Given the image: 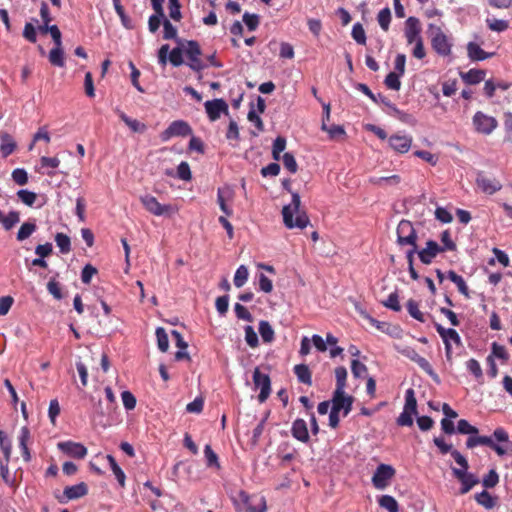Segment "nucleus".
Wrapping results in <instances>:
<instances>
[{
  "label": "nucleus",
  "instance_id": "obj_30",
  "mask_svg": "<svg viewBox=\"0 0 512 512\" xmlns=\"http://www.w3.org/2000/svg\"><path fill=\"white\" fill-rule=\"evenodd\" d=\"M239 497L241 501L247 505V511L248 512H266L267 511V505H266V499L265 497H261L259 504L257 506L248 505L250 496L247 492L241 490L239 492Z\"/></svg>",
  "mask_w": 512,
  "mask_h": 512
},
{
  "label": "nucleus",
  "instance_id": "obj_13",
  "mask_svg": "<svg viewBox=\"0 0 512 512\" xmlns=\"http://www.w3.org/2000/svg\"><path fill=\"white\" fill-rule=\"evenodd\" d=\"M413 138L407 134H393L388 138L389 146L397 153H407L412 145Z\"/></svg>",
  "mask_w": 512,
  "mask_h": 512
},
{
  "label": "nucleus",
  "instance_id": "obj_36",
  "mask_svg": "<svg viewBox=\"0 0 512 512\" xmlns=\"http://www.w3.org/2000/svg\"><path fill=\"white\" fill-rule=\"evenodd\" d=\"M204 458L208 468L220 469L219 458L209 444L204 447Z\"/></svg>",
  "mask_w": 512,
  "mask_h": 512
},
{
  "label": "nucleus",
  "instance_id": "obj_9",
  "mask_svg": "<svg viewBox=\"0 0 512 512\" xmlns=\"http://www.w3.org/2000/svg\"><path fill=\"white\" fill-rule=\"evenodd\" d=\"M253 383L255 388L260 389V393L258 395V400L260 403H263L267 400L271 392V381L268 374H264L257 367L253 372Z\"/></svg>",
  "mask_w": 512,
  "mask_h": 512
},
{
  "label": "nucleus",
  "instance_id": "obj_33",
  "mask_svg": "<svg viewBox=\"0 0 512 512\" xmlns=\"http://www.w3.org/2000/svg\"><path fill=\"white\" fill-rule=\"evenodd\" d=\"M49 62L51 65L56 67H64L65 65V57L62 46H54L49 52L48 55Z\"/></svg>",
  "mask_w": 512,
  "mask_h": 512
},
{
  "label": "nucleus",
  "instance_id": "obj_54",
  "mask_svg": "<svg viewBox=\"0 0 512 512\" xmlns=\"http://www.w3.org/2000/svg\"><path fill=\"white\" fill-rule=\"evenodd\" d=\"M404 410L417 413V400L415 398V393L412 388L407 389L405 392Z\"/></svg>",
  "mask_w": 512,
  "mask_h": 512
},
{
  "label": "nucleus",
  "instance_id": "obj_6",
  "mask_svg": "<svg viewBox=\"0 0 512 512\" xmlns=\"http://www.w3.org/2000/svg\"><path fill=\"white\" fill-rule=\"evenodd\" d=\"M397 244L399 246H414L417 245V233L409 220L402 219L397 226Z\"/></svg>",
  "mask_w": 512,
  "mask_h": 512
},
{
  "label": "nucleus",
  "instance_id": "obj_55",
  "mask_svg": "<svg viewBox=\"0 0 512 512\" xmlns=\"http://www.w3.org/2000/svg\"><path fill=\"white\" fill-rule=\"evenodd\" d=\"M352 38L360 45L366 44V33L360 23H355L351 32Z\"/></svg>",
  "mask_w": 512,
  "mask_h": 512
},
{
  "label": "nucleus",
  "instance_id": "obj_41",
  "mask_svg": "<svg viewBox=\"0 0 512 512\" xmlns=\"http://www.w3.org/2000/svg\"><path fill=\"white\" fill-rule=\"evenodd\" d=\"M475 500L479 505L486 509H492L496 504L495 498H493L486 490L477 493L475 495Z\"/></svg>",
  "mask_w": 512,
  "mask_h": 512
},
{
  "label": "nucleus",
  "instance_id": "obj_53",
  "mask_svg": "<svg viewBox=\"0 0 512 512\" xmlns=\"http://www.w3.org/2000/svg\"><path fill=\"white\" fill-rule=\"evenodd\" d=\"M373 184L375 185H378V186H382V185H390V186H393V185H397L400 183L401 181V178L399 175H391V176H387V177H375V178H371L370 180Z\"/></svg>",
  "mask_w": 512,
  "mask_h": 512
},
{
  "label": "nucleus",
  "instance_id": "obj_12",
  "mask_svg": "<svg viewBox=\"0 0 512 512\" xmlns=\"http://www.w3.org/2000/svg\"><path fill=\"white\" fill-rule=\"evenodd\" d=\"M205 111L210 121H216L220 118L221 114H228L229 107L226 101L222 98L208 100L204 103Z\"/></svg>",
  "mask_w": 512,
  "mask_h": 512
},
{
  "label": "nucleus",
  "instance_id": "obj_63",
  "mask_svg": "<svg viewBox=\"0 0 512 512\" xmlns=\"http://www.w3.org/2000/svg\"><path fill=\"white\" fill-rule=\"evenodd\" d=\"M383 305L392 311L399 312L401 310V305L399 303L398 293L396 291L392 292L388 296L387 300L383 302Z\"/></svg>",
  "mask_w": 512,
  "mask_h": 512
},
{
  "label": "nucleus",
  "instance_id": "obj_34",
  "mask_svg": "<svg viewBox=\"0 0 512 512\" xmlns=\"http://www.w3.org/2000/svg\"><path fill=\"white\" fill-rule=\"evenodd\" d=\"M112 2H113L115 12L117 13V15L119 16V18L121 20V24L126 29H133L134 28L133 22L130 19V17L125 13V10L121 4V1L120 0H112Z\"/></svg>",
  "mask_w": 512,
  "mask_h": 512
},
{
  "label": "nucleus",
  "instance_id": "obj_51",
  "mask_svg": "<svg viewBox=\"0 0 512 512\" xmlns=\"http://www.w3.org/2000/svg\"><path fill=\"white\" fill-rule=\"evenodd\" d=\"M466 368L477 380L483 379V371L481 365L476 359H469L466 362Z\"/></svg>",
  "mask_w": 512,
  "mask_h": 512
},
{
  "label": "nucleus",
  "instance_id": "obj_57",
  "mask_svg": "<svg viewBox=\"0 0 512 512\" xmlns=\"http://www.w3.org/2000/svg\"><path fill=\"white\" fill-rule=\"evenodd\" d=\"M169 16L174 21H180L182 18L181 4L179 0H168Z\"/></svg>",
  "mask_w": 512,
  "mask_h": 512
},
{
  "label": "nucleus",
  "instance_id": "obj_43",
  "mask_svg": "<svg viewBox=\"0 0 512 512\" xmlns=\"http://www.w3.org/2000/svg\"><path fill=\"white\" fill-rule=\"evenodd\" d=\"M249 271L245 265H240L234 275V285L237 288H241L248 280Z\"/></svg>",
  "mask_w": 512,
  "mask_h": 512
},
{
  "label": "nucleus",
  "instance_id": "obj_61",
  "mask_svg": "<svg viewBox=\"0 0 512 512\" xmlns=\"http://www.w3.org/2000/svg\"><path fill=\"white\" fill-rule=\"evenodd\" d=\"M351 372L355 378H362L367 373V367L359 360L353 359L351 361Z\"/></svg>",
  "mask_w": 512,
  "mask_h": 512
},
{
  "label": "nucleus",
  "instance_id": "obj_3",
  "mask_svg": "<svg viewBox=\"0 0 512 512\" xmlns=\"http://www.w3.org/2000/svg\"><path fill=\"white\" fill-rule=\"evenodd\" d=\"M427 33L431 40L432 49L439 56L447 57L451 54L452 42L438 25L430 23Z\"/></svg>",
  "mask_w": 512,
  "mask_h": 512
},
{
  "label": "nucleus",
  "instance_id": "obj_45",
  "mask_svg": "<svg viewBox=\"0 0 512 512\" xmlns=\"http://www.w3.org/2000/svg\"><path fill=\"white\" fill-rule=\"evenodd\" d=\"M336 388L334 391H343L346 387L347 369L339 366L335 369Z\"/></svg>",
  "mask_w": 512,
  "mask_h": 512
},
{
  "label": "nucleus",
  "instance_id": "obj_59",
  "mask_svg": "<svg viewBox=\"0 0 512 512\" xmlns=\"http://www.w3.org/2000/svg\"><path fill=\"white\" fill-rule=\"evenodd\" d=\"M282 161H283V165L284 167L291 173V174H295L298 170V165H297V162L295 160V157L292 153L290 152H286L284 153V155L282 156Z\"/></svg>",
  "mask_w": 512,
  "mask_h": 512
},
{
  "label": "nucleus",
  "instance_id": "obj_50",
  "mask_svg": "<svg viewBox=\"0 0 512 512\" xmlns=\"http://www.w3.org/2000/svg\"><path fill=\"white\" fill-rule=\"evenodd\" d=\"M487 444H492V437L470 435L466 441L467 448H474L479 445L487 446Z\"/></svg>",
  "mask_w": 512,
  "mask_h": 512
},
{
  "label": "nucleus",
  "instance_id": "obj_48",
  "mask_svg": "<svg viewBox=\"0 0 512 512\" xmlns=\"http://www.w3.org/2000/svg\"><path fill=\"white\" fill-rule=\"evenodd\" d=\"M418 366L425 371L436 383H440V378L438 374L434 371L433 367L429 363L427 359L420 356L418 360L415 362Z\"/></svg>",
  "mask_w": 512,
  "mask_h": 512
},
{
  "label": "nucleus",
  "instance_id": "obj_38",
  "mask_svg": "<svg viewBox=\"0 0 512 512\" xmlns=\"http://www.w3.org/2000/svg\"><path fill=\"white\" fill-rule=\"evenodd\" d=\"M485 22L490 30L498 33L504 32L509 28V22L507 20L488 17Z\"/></svg>",
  "mask_w": 512,
  "mask_h": 512
},
{
  "label": "nucleus",
  "instance_id": "obj_46",
  "mask_svg": "<svg viewBox=\"0 0 512 512\" xmlns=\"http://www.w3.org/2000/svg\"><path fill=\"white\" fill-rule=\"evenodd\" d=\"M377 21L383 31H388L391 22V11L389 7H385L378 13Z\"/></svg>",
  "mask_w": 512,
  "mask_h": 512
},
{
  "label": "nucleus",
  "instance_id": "obj_2",
  "mask_svg": "<svg viewBox=\"0 0 512 512\" xmlns=\"http://www.w3.org/2000/svg\"><path fill=\"white\" fill-rule=\"evenodd\" d=\"M452 457L460 468H452L453 475L461 482L460 494L468 493L478 482V478L468 473L469 464L467 459L459 452L452 453Z\"/></svg>",
  "mask_w": 512,
  "mask_h": 512
},
{
  "label": "nucleus",
  "instance_id": "obj_4",
  "mask_svg": "<svg viewBox=\"0 0 512 512\" xmlns=\"http://www.w3.org/2000/svg\"><path fill=\"white\" fill-rule=\"evenodd\" d=\"M183 53L187 58L186 65L194 72L201 73L207 64L201 59L202 49L196 40H187L183 44Z\"/></svg>",
  "mask_w": 512,
  "mask_h": 512
},
{
  "label": "nucleus",
  "instance_id": "obj_15",
  "mask_svg": "<svg viewBox=\"0 0 512 512\" xmlns=\"http://www.w3.org/2000/svg\"><path fill=\"white\" fill-rule=\"evenodd\" d=\"M477 186L486 194L492 195L502 188L501 183L495 178L488 177L484 172H478L476 176Z\"/></svg>",
  "mask_w": 512,
  "mask_h": 512
},
{
  "label": "nucleus",
  "instance_id": "obj_29",
  "mask_svg": "<svg viewBox=\"0 0 512 512\" xmlns=\"http://www.w3.org/2000/svg\"><path fill=\"white\" fill-rule=\"evenodd\" d=\"M294 373L300 383L311 385L312 375L309 367L306 364H298L294 366Z\"/></svg>",
  "mask_w": 512,
  "mask_h": 512
},
{
  "label": "nucleus",
  "instance_id": "obj_64",
  "mask_svg": "<svg viewBox=\"0 0 512 512\" xmlns=\"http://www.w3.org/2000/svg\"><path fill=\"white\" fill-rule=\"evenodd\" d=\"M245 341L251 347L255 348L259 345L257 333L254 328L250 325L246 326L245 329Z\"/></svg>",
  "mask_w": 512,
  "mask_h": 512
},
{
  "label": "nucleus",
  "instance_id": "obj_44",
  "mask_svg": "<svg viewBox=\"0 0 512 512\" xmlns=\"http://www.w3.org/2000/svg\"><path fill=\"white\" fill-rule=\"evenodd\" d=\"M157 346L161 352H166L169 348L168 335L163 327H157L156 331Z\"/></svg>",
  "mask_w": 512,
  "mask_h": 512
},
{
  "label": "nucleus",
  "instance_id": "obj_37",
  "mask_svg": "<svg viewBox=\"0 0 512 512\" xmlns=\"http://www.w3.org/2000/svg\"><path fill=\"white\" fill-rule=\"evenodd\" d=\"M108 462H109V465H110V468L111 470L113 471L119 485L121 487H124L125 486V479H126V476H125V473L123 472V470L120 468V466L117 464L115 458L108 454L106 456Z\"/></svg>",
  "mask_w": 512,
  "mask_h": 512
},
{
  "label": "nucleus",
  "instance_id": "obj_40",
  "mask_svg": "<svg viewBox=\"0 0 512 512\" xmlns=\"http://www.w3.org/2000/svg\"><path fill=\"white\" fill-rule=\"evenodd\" d=\"M406 308H407V311H408L409 315L412 318H414L417 321L422 322V323H424L426 321L425 317H424V314L419 310L418 302L415 301L414 299H409L407 301Z\"/></svg>",
  "mask_w": 512,
  "mask_h": 512
},
{
  "label": "nucleus",
  "instance_id": "obj_11",
  "mask_svg": "<svg viewBox=\"0 0 512 512\" xmlns=\"http://www.w3.org/2000/svg\"><path fill=\"white\" fill-rule=\"evenodd\" d=\"M192 134L190 125L184 120L173 121L162 133L161 139L167 141L176 136H188Z\"/></svg>",
  "mask_w": 512,
  "mask_h": 512
},
{
  "label": "nucleus",
  "instance_id": "obj_10",
  "mask_svg": "<svg viewBox=\"0 0 512 512\" xmlns=\"http://www.w3.org/2000/svg\"><path fill=\"white\" fill-rule=\"evenodd\" d=\"M354 398L343 391H334L331 399V407L337 412H343L346 417L352 410Z\"/></svg>",
  "mask_w": 512,
  "mask_h": 512
},
{
  "label": "nucleus",
  "instance_id": "obj_19",
  "mask_svg": "<svg viewBox=\"0 0 512 512\" xmlns=\"http://www.w3.org/2000/svg\"><path fill=\"white\" fill-rule=\"evenodd\" d=\"M291 434L298 441L307 443L310 437L305 420L301 418L294 420L291 427Z\"/></svg>",
  "mask_w": 512,
  "mask_h": 512
},
{
  "label": "nucleus",
  "instance_id": "obj_20",
  "mask_svg": "<svg viewBox=\"0 0 512 512\" xmlns=\"http://www.w3.org/2000/svg\"><path fill=\"white\" fill-rule=\"evenodd\" d=\"M435 328L444 343H450L451 341H453L458 346L462 344L461 337L455 329L444 328L439 323H435Z\"/></svg>",
  "mask_w": 512,
  "mask_h": 512
},
{
  "label": "nucleus",
  "instance_id": "obj_26",
  "mask_svg": "<svg viewBox=\"0 0 512 512\" xmlns=\"http://www.w3.org/2000/svg\"><path fill=\"white\" fill-rule=\"evenodd\" d=\"M296 453V449L293 448L288 442L281 443L277 448V454L278 457L281 459L282 465H285L286 463L292 461Z\"/></svg>",
  "mask_w": 512,
  "mask_h": 512
},
{
  "label": "nucleus",
  "instance_id": "obj_39",
  "mask_svg": "<svg viewBox=\"0 0 512 512\" xmlns=\"http://www.w3.org/2000/svg\"><path fill=\"white\" fill-rule=\"evenodd\" d=\"M380 507L386 509L388 512H399V505L396 499L391 495H382L378 499Z\"/></svg>",
  "mask_w": 512,
  "mask_h": 512
},
{
  "label": "nucleus",
  "instance_id": "obj_49",
  "mask_svg": "<svg viewBox=\"0 0 512 512\" xmlns=\"http://www.w3.org/2000/svg\"><path fill=\"white\" fill-rule=\"evenodd\" d=\"M401 76L402 75H400L398 73L390 72L385 77L384 84L386 85L387 88H389L391 90L398 91L401 88V81H400Z\"/></svg>",
  "mask_w": 512,
  "mask_h": 512
},
{
  "label": "nucleus",
  "instance_id": "obj_23",
  "mask_svg": "<svg viewBox=\"0 0 512 512\" xmlns=\"http://www.w3.org/2000/svg\"><path fill=\"white\" fill-rule=\"evenodd\" d=\"M0 139V152L2 157L6 158L15 151L17 144L14 141L13 137L7 132H1Z\"/></svg>",
  "mask_w": 512,
  "mask_h": 512
},
{
  "label": "nucleus",
  "instance_id": "obj_5",
  "mask_svg": "<svg viewBox=\"0 0 512 512\" xmlns=\"http://www.w3.org/2000/svg\"><path fill=\"white\" fill-rule=\"evenodd\" d=\"M144 208L155 216H172L178 212V208L171 204H161L156 197L146 194L140 197Z\"/></svg>",
  "mask_w": 512,
  "mask_h": 512
},
{
  "label": "nucleus",
  "instance_id": "obj_32",
  "mask_svg": "<svg viewBox=\"0 0 512 512\" xmlns=\"http://www.w3.org/2000/svg\"><path fill=\"white\" fill-rule=\"evenodd\" d=\"M447 277L450 281H452L458 288V291L463 294L465 297H469V289L464 280V278L458 275L455 271L449 270L447 272Z\"/></svg>",
  "mask_w": 512,
  "mask_h": 512
},
{
  "label": "nucleus",
  "instance_id": "obj_8",
  "mask_svg": "<svg viewBox=\"0 0 512 512\" xmlns=\"http://www.w3.org/2000/svg\"><path fill=\"white\" fill-rule=\"evenodd\" d=\"M394 475L395 469L391 465L380 464L372 476V484L376 489L383 490L389 485Z\"/></svg>",
  "mask_w": 512,
  "mask_h": 512
},
{
  "label": "nucleus",
  "instance_id": "obj_16",
  "mask_svg": "<svg viewBox=\"0 0 512 512\" xmlns=\"http://www.w3.org/2000/svg\"><path fill=\"white\" fill-rule=\"evenodd\" d=\"M444 251L445 248H442L436 241L429 240L425 248L418 250V257L423 264L428 265L439 253Z\"/></svg>",
  "mask_w": 512,
  "mask_h": 512
},
{
  "label": "nucleus",
  "instance_id": "obj_42",
  "mask_svg": "<svg viewBox=\"0 0 512 512\" xmlns=\"http://www.w3.org/2000/svg\"><path fill=\"white\" fill-rule=\"evenodd\" d=\"M55 242L62 254H67L71 251V241L68 235L57 233L55 235Z\"/></svg>",
  "mask_w": 512,
  "mask_h": 512
},
{
  "label": "nucleus",
  "instance_id": "obj_56",
  "mask_svg": "<svg viewBox=\"0 0 512 512\" xmlns=\"http://www.w3.org/2000/svg\"><path fill=\"white\" fill-rule=\"evenodd\" d=\"M183 46L175 47L169 53V61L174 67H179L184 64L183 60Z\"/></svg>",
  "mask_w": 512,
  "mask_h": 512
},
{
  "label": "nucleus",
  "instance_id": "obj_21",
  "mask_svg": "<svg viewBox=\"0 0 512 512\" xmlns=\"http://www.w3.org/2000/svg\"><path fill=\"white\" fill-rule=\"evenodd\" d=\"M232 196H233V191L229 187L218 188L217 203L219 204L221 211L226 216H231L233 213L232 209L226 204V201L231 200Z\"/></svg>",
  "mask_w": 512,
  "mask_h": 512
},
{
  "label": "nucleus",
  "instance_id": "obj_24",
  "mask_svg": "<svg viewBox=\"0 0 512 512\" xmlns=\"http://www.w3.org/2000/svg\"><path fill=\"white\" fill-rule=\"evenodd\" d=\"M486 75L485 70L470 69L467 72H460L461 79L468 85H475L484 80Z\"/></svg>",
  "mask_w": 512,
  "mask_h": 512
},
{
  "label": "nucleus",
  "instance_id": "obj_18",
  "mask_svg": "<svg viewBox=\"0 0 512 512\" xmlns=\"http://www.w3.org/2000/svg\"><path fill=\"white\" fill-rule=\"evenodd\" d=\"M467 56L472 62L484 61L494 56L495 53L484 51L476 42H469L466 46Z\"/></svg>",
  "mask_w": 512,
  "mask_h": 512
},
{
  "label": "nucleus",
  "instance_id": "obj_7",
  "mask_svg": "<svg viewBox=\"0 0 512 512\" xmlns=\"http://www.w3.org/2000/svg\"><path fill=\"white\" fill-rule=\"evenodd\" d=\"M473 125L478 133L490 135L497 128L498 122L494 117L477 111L473 116Z\"/></svg>",
  "mask_w": 512,
  "mask_h": 512
},
{
  "label": "nucleus",
  "instance_id": "obj_35",
  "mask_svg": "<svg viewBox=\"0 0 512 512\" xmlns=\"http://www.w3.org/2000/svg\"><path fill=\"white\" fill-rule=\"evenodd\" d=\"M258 330H259V333H260V336H261L263 342L271 343L274 340L275 333H274L272 326L270 325V323L268 321L261 320L259 322Z\"/></svg>",
  "mask_w": 512,
  "mask_h": 512
},
{
  "label": "nucleus",
  "instance_id": "obj_31",
  "mask_svg": "<svg viewBox=\"0 0 512 512\" xmlns=\"http://www.w3.org/2000/svg\"><path fill=\"white\" fill-rule=\"evenodd\" d=\"M117 113L119 118L131 129V131L143 133L146 130V125L144 123H141L136 119L130 118L120 110H118Z\"/></svg>",
  "mask_w": 512,
  "mask_h": 512
},
{
  "label": "nucleus",
  "instance_id": "obj_22",
  "mask_svg": "<svg viewBox=\"0 0 512 512\" xmlns=\"http://www.w3.org/2000/svg\"><path fill=\"white\" fill-rule=\"evenodd\" d=\"M88 493L87 485L84 482L65 487L63 494L66 500H74L85 496Z\"/></svg>",
  "mask_w": 512,
  "mask_h": 512
},
{
  "label": "nucleus",
  "instance_id": "obj_27",
  "mask_svg": "<svg viewBox=\"0 0 512 512\" xmlns=\"http://www.w3.org/2000/svg\"><path fill=\"white\" fill-rule=\"evenodd\" d=\"M20 221V213L15 210H11L8 214H4L0 210V223L6 231L11 230Z\"/></svg>",
  "mask_w": 512,
  "mask_h": 512
},
{
  "label": "nucleus",
  "instance_id": "obj_52",
  "mask_svg": "<svg viewBox=\"0 0 512 512\" xmlns=\"http://www.w3.org/2000/svg\"><path fill=\"white\" fill-rule=\"evenodd\" d=\"M285 148H286V139L282 136H278L273 142V147H272L273 159L276 161L280 160V158H281L280 154L285 150Z\"/></svg>",
  "mask_w": 512,
  "mask_h": 512
},
{
  "label": "nucleus",
  "instance_id": "obj_14",
  "mask_svg": "<svg viewBox=\"0 0 512 512\" xmlns=\"http://www.w3.org/2000/svg\"><path fill=\"white\" fill-rule=\"evenodd\" d=\"M57 447L66 455L76 459H83L87 455V448L78 442L63 441L59 442Z\"/></svg>",
  "mask_w": 512,
  "mask_h": 512
},
{
  "label": "nucleus",
  "instance_id": "obj_47",
  "mask_svg": "<svg viewBox=\"0 0 512 512\" xmlns=\"http://www.w3.org/2000/svg\"><path fill=\"white\" fill-rule=\"evenodd\" d=\"M163 38L166 40H176L178 43H181V40L177 37V29L172 23L164 18L163 19Z\"/></svg>",
  "mask_w": 512,
  "mask_h": 512
},
{
  "label": "nucleus",
  "instance_id": "obj_28",
  "mask_svg": "<svg viewBox=\"0 0 512 512\" xmlns=\"http://www.w3.org/2000/svg\"><path fill=\"white\" fill-rule=\"evenodd\" d=\"M37 230L36 220L35 219H29L28 221L24 222L16 235V239L20 242L28 239L35 231Z\"/></svg>",
  "mask_w": 512,
  "mask_h": 512
},
{
  "label": "nucleus",
  "instance_id": "obj_62",
  "mask_svg": "<svg viewBox=\"0 0 512 512\" xmlns=\"http://www.w3.org/2000/svg\"><path fill=\"white\" fill-rule=\"evenodd\" d=\"M243 22L247 26L249 31H255L259 26L260 18L257 14H250L245 12L243 15Z\"/></svg>",
  "mask_w": 512,
  "mask_h": 512
},
{
  "label": "nucleus",
  "instance_id": "obj_58",
  "mask_svg": "<svg viewBox=\"0 0 512 512\" xmlns=\"http://www.w3.org/2000/svg\"><path fill=\"white\" fill-rule=\"evenodd\" d=\"M17 196L21 200V202H23L25 205L30 206V207L34 205V203L37 199L36 193L26 190V189L19 190L17 192Z\"/></svg>",
  "mask_w": 512,
  "mask_h": 512
},
{
  "label": "nucleus",
  "instance_id": "obj_60",
  "mask_svg": "<svg viewBox=\"0 0 512 512\" xmlns=\"http://www.w3.org/2000/svg\"><path fill=\"white\" fill-rule=\"evenodd\" d=\"M457 432L466 435H476L478 433V429L475 426H472L467 420L460 419L457 423Z\"/></svg>",
  "mask_w": 512,
  "mask_h": 512
},
{
  "label": "nucleus",
  "instance_id": "obj_17",
  "mask_svg": "<svg viewBox=\"0 0 512 512\" xmlns=\"http://www.w3.org/2000/svg\"><path fill=\"white\" fill-rule=\"evenodd\" d=\"M421 25L418 18L410 16L405 21V29L404 35L408 44H412L418 39H422L421 37Z\"/></svg>",
  "mask_w": 512,
  "mask_h": 512
},
{
  "label": "nucleus",
  "instance_id": "obj_1",
  "mask_svg": "<svg viewBox=\"0 0 512 512\" xmlns=\"http://www.w3.org/2000/svg\"><path fill=\"white\" fill-rule=\"evenodd\" d=\"M292 199L288 205L282 209V216L284 225L288 229H304L309 223V217L304 210L300 209L301 199L297 192H292Z\"/></svg>",
  "mask_w": 512,
  "mask_h": 512
},
{
  "label": "nucleus",
  "instance_id": "obj_25",
  "mask_svg": "<svg viewBox=\"0 0 512 512\" xmlns=\"http://www.w3.org/2000/svg\"><path fill=\"white\" fill-rule=\"evenodd\" d=\"M30 439V430L27 426H23L19 434V447L22 451V457L24 461L29 462L31 460V454L28 448V441Z\"/></svg>",
  "mask_w": 512,
  "mask_h": 512
}]
</instances>
